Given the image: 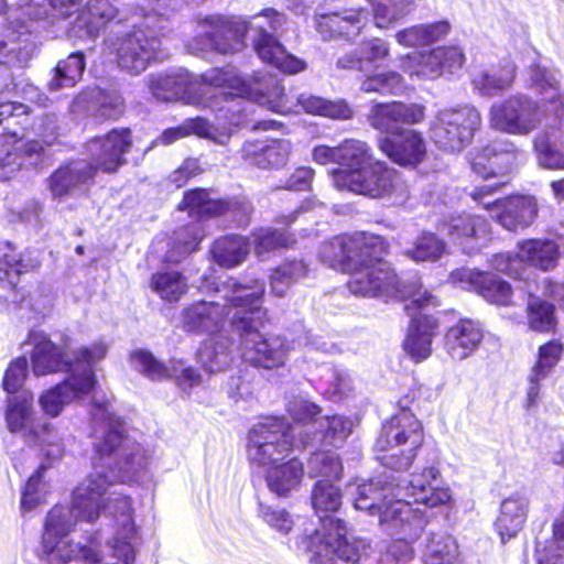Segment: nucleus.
Returning <instances> with one entry per match:
<instances>
[{"instance_id":"1","label":"nucleus","mask_w":564,"mask_h":564,"mask_svg":"<svg viewBox=\"0 0 564 564\" xmlns=\"http://www.w3.org/2000/svg\"><path fill=\"white\" fill-rule=\"evenodd\" d=\"M95 456L91 473L75 488L70 506H55L46 516L36 556L41 564H98L108 498L121 484L139 480L147 468L142 446L124 435L123 422L106 404L91 411Z\"/></svg>"},{"instance_id":"2","label":"nucleus","mask_w":564,"mask_h":564,"mask_svg":"<svg viewBox=\"0 0 564 564\" xmlns=\"http://www.w3.org/2000/svg\"><path fill=\"white\" fill-rule=\"evenodd\" d=\"M389 253L390 242L386 237L359 231L333 237L323 245L321 257L330 268L349 274L346 288L351 294L410 300L404 305L410 322L401 347L413 362L420 364L432 355V344L440 330L438 317L425 311L436 306L437 300L427 291L421 293L419 278L400 276L384 259Z\"/></svg>"},{"instance_id":"3","label":"nucleus","mask_w":564,"mask_h":564,"mask_svg":"<svg viewBox=\"0 0 564 564\" xmlns=\"http://www.w3.org/2000/svg\"><path fill=\"white\" fill-rule=\"evenodd\" d=\"M262 289L241 284L234 279L225 283V303L199 301L182 312V327L187 333L210 334L197 351L198 362L208 372L225 370L232 361L234 340L215 334L229 318L237 336L240 357L254 367L272 369L282 364V344L273 345L264 336L267 312L261 307Z\"/></svg>"},{"instance_id":"4","label":"nucleus","mask_w":564,"mask_h":564,"mask_svg":"<svg viewBox=\"0 0 564 564\" xmlns=\"http://www.w3.org/2000/svg\"><path fill=\"white\" fill-rule=\"evenodd\" d=\"M152 13H134L129 17L108 0H89L74 22L72 32L78 37H97L108 23L112 29L104 43L106 51L115 55L120 70L137 76L143 73L153 61L161 58V39L154 30V22L165 14V0H158Z\"/></svg>"},{"instance_id":"5","label":"nucleus","mask_w":564,"mask_h":564,"mask_svg":"<svg viewBox=\"0 0 564 564\" xmlns=\"http://www.w3.org/2000/svg\"><path fill=\"white\" fill-rule=\"evenodd\" d=\"M433 391L414 381L408 392L398 399L400 411L383 420L373 442L376 460L387 470L403 474L410 470L419 451L426 443L423 422L412 412L430 403Z\"/></svg>"},{"instance_id":"6","label":"nucleus","mask_w":564,"mask_h":564,"mask_svg":"<svg viewBox=\"0 0 564 564\" xmlns=\"http://www.w3.org/2000/svg\"><path fill=\"white\" fill-rule=\"evenodd\" d=\"M261 17L269 18V29L276 31L280 26V14L272 10H264L251 21L243 19L230 20L223 17H209L205 20L209 30L199 35L195 42L202 44V50H210L221 54L235 53L245 46L249 32H254L253 45L259 57L278 70L282 68V44L261 23H254Z\"/></svg>"},{"instance_id":"7","label":"nucleus","mask_w":564,"mask_h":564,"mask_svg":"<svg viewBox=\"0 0 564 564\" xmlns=\"http://www.w3.org/2000/svg\"><path fill=\"white\" fill-rule=\"evenodd\" d=\"M204 84L228 88L229 91H223L214 96V100L208 105L213 110L225 112L224 117L230 124L239 126L242 118L248 111V107L252 106L251 100L260 105H268L274 112L282 111L281 100H271L268 90V82L271 78L254 76L247 79L240 76L232 67L212 68L200 75Z\"/></svg>"},{"instance_id":"8","label":"nucleus","mask_w":564,"mask_h":564,"mask_svg":"<svg viewBox=\"0 0 564 564\" xmlns=\"http://www.w3.org/2000/svg\"><path fill=\"white\" fill-rule=\"evenodd\" d=\"M248 457L264 475L269 490L282 496V420L264 417L248 435Z\"/></svg>"},{"instance_id":"9","label":"nucleus","mask_w":564,"mask_h":564,"mask_svg":"<svg viewBox=\"0 0 564 564\" xmlns=\"http://www.w3.org/2000/svg\"><path fill=\"white\" fill-rule=\"evenodd\" d=\"M28 343L33 346L32 368L35 376L59 371L72 373L76 368L82 372L85 367L94 368V365L102 359L108 350V346L104 341H98L91 347H82L76 354L74 362H70L65 358L62 349L42 332L31 330Z\"/></svg>"},{"instance_id":"10","label":"nucleus","mask_w":564,"mask_h":564,"mask_svg":"<svg viewBox=\"0 0 564 564\" xmlns=\"http://www.w3.org/2000/svg\"><path fill=\"white\" fill-rule=\"evenodd\" d=\"M333 176L336 187L376 199L391 197L401 186L400 173L383 161L362 170L335 169Z\"/></svg>"},{"instance_id":"11","label":"nucleus","mask_w":564,"mask_h":564,"mask_svg":"<svg viewBox=\"0 0 564 564\" xmlns=\"http://www.w3.org/2000/svg\"><path fill=\"white\" fill-rule=\"evenodd\" d=\"M481 123V115L475 107L445 109L435 118L432 139L444 151H460L473 141Z\"/></svg>"},{"instance_id":"12","label":"nucleus","mask_w":564,"mask_h":564,"mask_svg":"<svg viewBox=\"0 0 564 564\" xmlns=\"http://www.w3.org/2000/svg\"><path fill=\"white\" fill-rule=\"evenodd\" d=\"M489 123L500 132L528 135L540 127L539 104L523 94L510 95L490 107Z\"/></svg>"},{"instance_id":"13","label":"nucleus","mask_w":564,"mask_h":564,"mask_svg":"<svg viewBox=\"0 0 564 564\" xmlns=\"http://www.w3.org/2000/svg\"><path fill=\"white\" fill-rule=\"evenodd\" d=\"M449 282L481 296L487 303L508 307L513 304L512 285L491 271L456 268L449 272Z\"/></svg>"},{"instance_id":"14","label":"nucleus","mask_w":564,"mask_h":564,"mask_svg":"<svg viewBox=\"0 0 564 564\" xmlns=\"http://www.w3.org/2000/svg\"><path fill=\"white\" fill-rule=\"evenodd\" d=\"M377 147L390 162L406 170H416L429 155L423 133L411 128L379 137Z\"/></svg>"},{"instance_id":"15","label":"nucleus","mask_w":564,"mask_h":564,"mask_svg":"<svg viewBox=\"0 0 564 564\" xmlns=\"http://www.w3.org/2000/svg\"><path fill=\"white\" fill-rule=\"evenodd\" d=\"M95 383L94 368L85 367L82 372L77 368L73 369L62 382L40 395L41 409L46 415L56 417L63 412L65 405L88 394Z\"/></svg>"},{"instance_id":"16","label":"nucleus","mask_w":564,"mask_h":564,"mask_svg":"<svg viewBox=\"0 0 564 564\" xmlns=\"http://www.w3.org/2000/svg\"><path fill=\"white\" fill-rule=\"evenodd\" d=\"M11 22L6 29L7 34L0 39V94L11 93L17 88L14 69L26 66L31 52L21 45V36L30 32L24 21L17 18L18 28Z\"/></svg>"},{"instance_id":"17","label":"nucleus","mask_w":564,"mask_h":564,"mask_svg":"<svg viewBox=\"0 0 564 564\" xmlns=\"http://www.w3.org/2000/svg\"><path fill=\"white\" fill-rule=\"evenodd\" d=\"M132 145L131 132L128 128H116L102 137L87 142L86 150L95 169L111 173L126 163L124 154Z\"/></svg>"},{"instance_id":"18","label":"nucleus","mask_w":564,"mask_h":564,"mask_svg":"<svg viewBox=\"0 0 564 564\" xmlns=\"http://www.w3.org/2000/svg\"><path fill=\"white\" fill-rule=\"evenodd\" d=\"M132 145L131 132L128 128H116L102 137L87 142L86 150L95 169L111 173L126 163L124 154Z\"/></svg>"},{"instance_id":"19","label":"nucleus","mask_w":564,"mask_h":564,"mask_svg":"<svg viewBox=\"0 0 564 564\" xmlns=\"http://www.w3.org/2000/svg\"><path fill=\"white\" fill-rule=\"evenodd\" d=\"M425 117L424 105L392 100L375 104L368 115V121L373 129L388 134L397 129H402L400 126L420 124Z\"/></svg>"},{"instance_id":"20","label":"nucleus","mask_w":564,"mask_h":564,"mask_svg":"<svg viewBox=\"0 0 564 564\" xmlns=\"http://www.w3.org/2000/svg\"><path fill=\"white\" fill-rule=\"evenodd\" d=\"M130 358L132 367L150 380L175 378L184 391L200 382L199 373L192 367H185L182 361L171 360L167 366L144 349L133 351Z\"/></svg>"},{"instance_id":"21","label":"nucleus","mask_w":564,"mask_h":564,"mask_svg":"<svg viewBox=\"0 0 564 564\" xmlns=\"http://www.w3.org/2000/svg\"><path fill=\"white\" fill-rule=\"evenodd\" d=\"M482 205L488 210L498 208L499 210L495 216L496 223L512 232L530 227L539 214L538 200L532 195H509Z\"/></svg>"},{"instance_id":"22","label":"nucleus","mask_w":564,"mask_h":564,"mask_svg":"<svg viewBox=\"0 0 564 564\" xmlns=\"http://www.w3.org/2000/svg\"><path fill=\"white\" fill-rule=\"evenodd\" d=\"M367 14V10L361 7L317 13L314 28L324 41L351 40L361 33Z\"/></svg>"},{"instance_id":"23","label":"nucleus","mask_w":564,"mask_h":564,"mask_svg":"<svg viewBox=\"0 0 564 564\" xmlns=\"http://www.w3.org/2000/svg\"><path fill=\"white\" fill-rule=\"evenodd\" d=\"M45 156L43 144L37 140L21 142L19 139L0 144V180L11 178L21 169L39 166Z\"/></svg>"},{"instance_id":"24","label":"nucleus","mask_w":564,"mask_h":564,"mask_svg":"<svg viewBox=\"0 0 564 564\" xmlns=\"http://www.w3.org/2000/svg\"><path fill=\"white\" fill-rule=\"evenodd\" d=\"M149 88L154 98L162 101L181 99L186 104L200 105V97L195 96L196 82L187 70L153 74L149 77Z\"/></svg>"},{"instance_id":"25","label":"nucleus","mask_w":564,"mask_h":564,"mask_svg":"<svg viewBox=\"0 0 564 564\" xmlns=\"http://www.w3.org/2000/svg\"><path fill=\"white\" fill-rule=\"evenodd\" d=\"M391 535L420 539L427 524L425 512L412 506L410 502L395 499L383 511L380 522Z\"/></svg>"},{"instance_id":"26","label":"nucleus","mask_w":564,"mask_h":564,"mask_svg":"<svg viewBox=\"0 0 564 564\" xmlns=\"http://www.w3.org/2000/svg\"><path fill=\"white\" fill-rule=\"evenodd\" d=\"M484 332L480 324L471 318H459L444 335V348L455 360H464L480 346Z\"/></svg>"},{"instance_id":"27","label":"nucleus","mask_w":564,"mask_h":564,"mask_svg":"<svg viewBox=\"0 0 564 564\" xmlns=\"http://www.w3.org/2000/svg\"><path fill=\"white\" fill-rule=\"evenodd\" d=\"M323 542L339 560L351 564L358 563L367 549L361 539L348 540L346 523L339 518L323 520Z\"/></svg>"},{"instance_id":"28","label":"nucleus","mask_w":564,"mask_h":564,"mask_svg":"<svg viewBox=\"0 0 564 564\" xmlns=\"http://www.w3.org/2000/svg\"><path fill=\"white\" fill-rule=\"evenodd\" d=\"M94 174V166L85 160L72 161L61 166L50 177V188L53 197L63 198L82 192Z\"/></svg>"},{"instance_id":"29","label":"nucleus","mask_w":564,"mask_h":564,"mask_svg":"<svg viewBox=\"0 0 564 564\" xmlns=\"http://www.w3.org/2000/svg\"><path fill=\"white\" fill-rule=\"evenodd\" d=\"M517 248L522 250L528 267L540 272L554 271L562 256L557 241L551 238H525L517 242Z\"/></svg>"},{"instance_id":"30","label":"nucleus","mask_w":564,"mask_h":564,"mask_svg":"<svg viewBox=\"0 0 564 564\" xmlns=\"http://www.w3.org/2000/svg\"><path fill=\"white\" fill-rule=\"evenodd\" d=\"M529 512V501L516 494L502 500L495 522L496 531L502 542L514 538L524 527Z\"/></svg>"},{"instance_id":"31","label":"nucleus","mask_w":564,"mask_h":564,"mask_svg":"<svg viewBox=\"0 0 564 564\" xmlns=\"http://www.w3.org/2000/svg\"><path fill=\"white\" fill-rule=\"evenodd\" d=\"M33 400V394L24 391L9 398L7 404L6 422L8 430L11 433L22 434L25 442L37 423L41 422L34 417Z\"/></svg>"},{"instance_id":"32","label":"nucleus","mask_w":564,"mask_h":564,"mask_svg":"<svg viewBox=\"0 0 564 564\" xmlns=\"http://www.w3.org/2000/svg\"><path fill=\"white\" fill-rule=\"evenodd\" d=\"M525 323L530 330L554 335L558 330L556 305L541 296L530 294L524 307Z\"/></svg>"},{"instance_id":"33","label":"nucleus","mask_w":564,"mask_h":564,"mask_svg":"<svg viewBox=\"0 0 564 564\" xmlns=\"http://www.w3.org/2000/svg\"><path fill=\"white\" fill-rule=\"evenodd\" d=\"M86 111L101 119L119 117L123 111V98L117 91H106L98 87L82 93L77 99Z\"/></svg>"},{"instance_id":"34","label":"nucleus","mask_w":564,"mask_h":564,"mask_svg":"<svg viewBox=\"0 0 564 564\" xmlns=\"http://www.w3.org/2000/svg\"><path fill=\"white\" fill-rule=\"evenodd\" d=\"M440 475L435 466H427L419 474H413L410 480L412 494L419 496L417 502H422L431 508L440 507L451 501V491L448 488L433 487L431 485Z\"/></svg>"},{"instance_id":"35","label":"nucleus","mask_w":564,"mask_h":564,"mask_svg":"<svg viewBox=\"0 0 564 564\" xmlns=\"http://www.w3.org/2000/svg\"><path fill=\"white\" fill-rule=\"evenodd\" d=\"M8 252L0 256V283L14 288L19 276L40 267V258L35 250H25L17 254L11 243H7Z\"/></svg>"},{"instance_id":"36","label":"nucleus","mask_w":564,"mask_h":564,"mask_svg":"<svg viewBox=\"0 0 564 564\" xmlns=\"http://www.w3.org/2000/svg\"><path fill=\"white\" fill-rule=\"evenodd\" d=\"M514 78V67L498 64L476 73L471 78V85L480 95L494 96L511 88Z\"/></svg>"},{"instance_id":"37","label":"nucleus","mask_w":564,"mask_h":564,"mask_svg":"<svg viewBox=\"0 0 564 564\" xmlns=\"http://www.w3.org/2000/svg\"><path fill=\"white\" fill-rule=\"evenodd\" d=\"M282 143L278 139L246 141L241 148L242 159L259 169H278L282 158Z\"/></svg>"},{"instance_id":"38","label":"nucleus","mask_w":564,"mask_h":564,"mask_svg":"<svg viewBox=\"0 0 564 564\" xmlns=\"http://www.w3.org/2000/svg\"><path fill=\"white\" fill-rule=\"evenodd\" d=\"M391 488L382 485L380 481L369 480L358 486L355 498V508L368 511L371 516H378L381 522L383 511L395 499L390 496Z\"/></svg>"},{"instance_id":"39","label":"nucleus","mask_w":564,"mask_h":564,"mask_svg":"<svg viewBox=\"0 0 564 564\" xmlns=\"http://www.w3.org/2000/svg\"><path fill=\"white\" fill-rule=\"evenodd\" d=\"M250 249L251 242L249 238L239 235H228L216 239L210 251L214 260L219 265L234 268L247 258Z\"/></svg>"},{"instance_id":"40","label":"nucleus","mask_w":564,"mask_h":564,"mask_svg":"<svg viewBox=\"0 0 564 564\" xmlns=\"http://www.w3.org/2000/svg\"><path fill=\"white\" fill-rule=\"evenodd\" d=\"M451 31L447 20L412 25L395 34L398 43L405 47L425 46L445 37Z\"/></svg>"},{"instance_id":"41","label":"nucleus","mask_w":564,"mask_h":564,"mask_svg":"<svg viewBox=\"0 0 564 564\" xmlns=\"http://www.w3.org/2000/svg\"><path fill=\"white\" fill-rule=\"evenodd\" d=\"M178 208L186 210L191 217L203 219L218 216L227 212L228 203L221 199L210 198L209 193L204 188H195L184 194Z\"/></svg>"},{"instance_id":"42","label":"nucleus","mask_w":564,"mask_h":564,"mask_svg":"<svg viewBox=\"0 0 564 564\" xmlns=\"http://www.w3.org/2000/svg\"><path fill=\"white\" fill-rule=\"evenodd\" d=\"M83 0H29L22 13L30 20H44L50 17L65 19L76 13Z\"/></svg>"},{"instance_id":"43","label":"nucleus","mask_w":564,"mask_h":564,"mask_svg":"<svg viewBox=\"0 0 564 564\" xmlns=\"http://www.w3.org/2000/svg\"><path fill=\"white\" fill-rule=\"evenodd\" d=\"M30 124V109L18 101L0 102V135L20 139Z\"/></svg>"},{"instance_id":"44","label":"nucleus","mask_w":564,"mask_h":564,"mask_svg":"<svg viewBox=\"0 0 564 564\" xmlns=\"http://www.w3.org/2000/svg\"><path fill=\"white\" fill-rule=\"evenodd\" d=\"M202 238L200 228L197 224L178 228L174 231L167 243L169 249L165 253V261L175 264L180 263L198 249Z\"/></svg>"},{"instance_id":"45","label":"nucleus","mask_w":564,"mask_h":564,"mask_svg":"<svg viewBox=\"0 0 564 564\" xmlns=\"http://www.w3.org/2000/svg\"><path fill=\"white\" fill-rule=\"evenodd\" d=\"M457 556L458 544L451 534L430 533L422 553L425 564H453Z\"/></svg>"},{"instance_id":"46","label":"nucleus","mask_w":564,"mask_h":564,"mask_svg":"<svg viewBox=\"0 0 564 564\" xmlns=\"http://www.w3.org/2000/svg\"><path fill=\"white\" fill-rule=\"evenodd\" d=\"M86 67L85 54L82 51L70 53L65 59L58 62L54 75L47 83L51 91L64 87H73L82 78Z\"/></svg>"},{"instance_id":"47","label":"nucleus","mask_w":564,"mask_h":564,"mask_svg":"<svg viewBox=\"0 0 564 564\" xmlns=\"http://www.w3.org/2000/svg\"><path fill=\"white\" fill-rule=\"evenodd\" d=\"M523 152L510 140L496 139L491 141L492 177L511 173L518 165Z\"/></svg>"},{"instance_id":"48","label":"nucleus","mask_w":564,"mask_h":564,"mask_svg":"<svg viewBox=\"0 0 564 564\" xmlns=\"http://www.w3.org/2000/svg\"><path fill=\"white\" fill-rule=\"evenodd\" d=\"M150 286L167 302H177L187 290L184 276L177 271H160L152 274Z\"/></svg>"},{"instance_id":"49","label":"nucleus","mask_w":564,"mask_h":564,"mask_svg":"<svg viewBox=\"0 0 564 564\" xmlns=\"http://www.w3.org/2000/svg\"><path fill=\"white\" fill-rule=\"evenodd\" d=\"M371 160V148L364 141L345 139L338 144L337 164L346 170H362Z\"/></svg>"},{"instance_id":"50","label":"nucleus","mask_w":564,"mask_h":564,"mask_svg":"<svg viewBox=\"0 0 564 564\" xmlns=\"http://www.w3.org/2000/svg\"><path fill=\"white\" fill-rule=\"evenodd\" d=\"M312 503L323 521L325 518H329L327 513H334L340 508L341 491L333 482L319 479L312 490Z\"/></svg>"},{"instance_id":"51","label":"nucleus","mask_w":564,"mask_h":564,"mask_svg":"<svg viewBox=\"0 0 564 564\" xmlns=\"http://www.w3.org/2000/svg\"><path fill=\"white\" fill-rule=\"evenodd\" d=\"M445 249V241L436 234L423 231L405 251V256L416 262L436 261L444 254Z\"/></svg>"},{"instance_id":"52","label":"nucleus","mask_w":564,"mask_h":564,"mask_svg":"<svg viewBox=\"0 0 564 564\" xmlns=\"http://www.w3.org/2000/svg\"><path fill=\"white\" fill-rule=\"evenodd\" d=\"M564 356V340L562 337H552L542 343L536 350L535 361L531 370L549 376L561 362Z\"/></svg>"},{"instance_id":"53","label":"nucleus","mask_w":564,"mask_h":564,"mask_svg":"<svg viewBox=\"0 0 564 564\" xmlns=\"http://www.w3.org/2000/svg\"><path fill=\"white\" fill-rule=\"evenodd\" d=\"M437 228L453 242H463L476 236V218L467 213L451 215L441 219Z\"/></svg>"},{"instance_id":"54","label":"nucleus","mask_w":564,"mask_h":564,"mask_svg":"<svg viewBox=\"0 0 564 564\" xmlns=\"http://www.w3.org/2000/svg\"><path fill=\"white\" fill-rule=\"evenodd\" d=\"M26 443L41 446L50 459H58L64 454V445L54 426L48 422H40L30 434Z\"/></svg>"},{"instance_id":"55","label":"nucleus","mask_w":564,"mask_h":564,"mask_svg":"<svg viewBox=\"0 0 564 564\" xmlns=\"http://www.w3.org/2000/svg\"><path fill=\"white\" fill-rule=\"evenodd\" d=\"M533 150L538 155L539 163L546 170H564V151L558 150L552 139L550 131H541L533 138Z\"/></svg>"},{"instance_id":"56","label":"nucleus","mask_w":564,"mask_h":564,"mask_svg":"<svg viewBox=\"0 0 564 564\" xmlns=\"http://www.w3.org/2000/svg\"><path fill=\"white\" fill-rule=\"evenodd\" d=\"M491 265L496 271L513 280H527L528 264L522 254V250L518 248L516 251H502L492 254Z\"/></svg>"},{"instance_id":"57","label":"nucleus","mask_w":564,"mask_h":564,"mask_svg":"<svg viewBox=\"0 0 564 564\" xmlns=\"http://www.w3.org/2000/svg\"><path fill=\"white\" fill-rule=\"evenodd\" d=\"M404 87V79L395 70H388L367 76L360 85L364 93H378L381 95H399Z\"/></svg>"},{"instance_id":"58","label":"nucleus","mask_w":564,"mask_h":564,"mask_svg":"<svg viewBox=\"0 0 564 564\" xmlns=\"http://www.w3.org/2000/svg\"><path fill=\"white\" fill-rule=\"evenodd\" d=\"M319 433L322 445L338 448L350 435L351 423L344 415H326L325 425L321 427Z\"/></svg>"},{"instance_id":"59","label":"nucleus","mask_w":564,"mask_h":564,"mask_svg":"<svg viewBox=\"0 0 564 564\" xmlns=\"http://www.w3.org/2000/svg\"><path fill=\"white\" fill-rule=\"evenodd\" d=\"M46 469L47 466L41 464L28 479L21 497V509L23 511H31L45 500L47 485L43 480V475Z\"/></svg>"},{"instance_id":"60","label":"nucleus","mask_w":564,"mask_h":564,"mask_svg":"<svg viewBox=\"0 0 564 564\" xmlns=\"http://www.w3.org/2000/svg\"><path fill=\"white\" fill-rule=\"evenodd\" d=\"M419 539L392 535L382 553L383 561L388 564H405L414 558V544Z\"/></svg>"},{"instance_id":"61","label":"nucleus","mask_w":564,"mask_h":564,"mask_svg":"<svg viewBox=\"0 0 564 564\" xmlns=\"http://www.w3.org/2000/svg\"><path fill=\"white\" fill-rule=\"evenodd\" d=\"M544 116L551 131L564 130V91L555 89L550 96L541 97Z\"/></svg>"},{"instance_id":"62","label":"nucleus","mask_w":564,"mask_h":564,"mask_svg":"<svg viewBox=\"0 0 564 564\" xmlns=\"http://www.w3.org/2000/svg\"><path fill=\"white\" fill-rule=\"evenodd\" d=\"M438 47H434L416 57V67L409 70L410 76L434 79L443 75Z\"/></svg>"},{"instance_id":"63","label":"nucleus","mask_w":564,"mask_h":564,"mask_svg":"<svg viewBox=\"0 0 564 564\" xmlns=\"http://www.w3.org/2000/svg\"><path fill=\"white\" fill-rule=\"evenodd\" d=\"M288 413L293 423L310 425L318 421L322 408L308 400H294L289 403Z\"/></svg>"},{"instance_id":"64","label":"nucleus","mask_w":564,"mask_h":564,"mask_svg":"<svg viewBox=\"0 0 564 564\" xmlns=\"http://www.w3.org/2000/svg\"><path fill=\"white\" fill-rule=\"evenodd\" d=\"M389 55V44L382 39L372 37L362 43L361 58L364 59V66L369 64L373 67H379Z\"/></svg>"}]
</instances>
